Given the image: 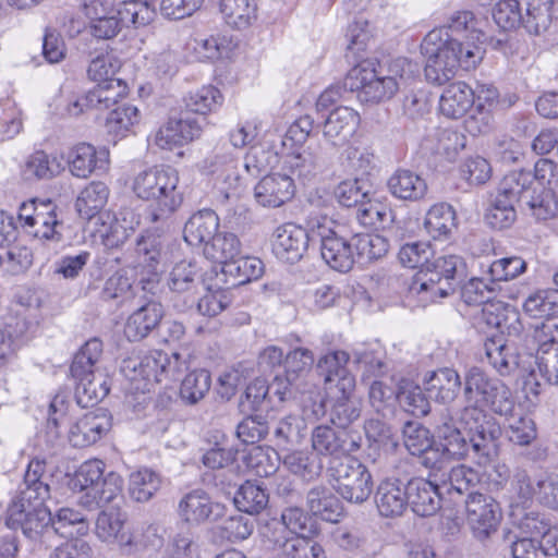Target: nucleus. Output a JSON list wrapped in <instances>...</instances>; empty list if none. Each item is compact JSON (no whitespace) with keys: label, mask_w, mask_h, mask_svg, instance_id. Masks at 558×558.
<instances>
[{"label":"nucleus","mask_w":558,"mask_h":558,"mask_svg":"<svg viewBox=\"0 0 558 558\" xmlns=\"http://www.w3.org/2000/svg\"><path fill=\"white\" fill-rule=\"evenodd\" d=\"M220 12L228 25L242 29L256 19L254 0H220Z\"/></svg>","instance_id":"nucleus-58"},{"label":"nucleus","mask_w":558,"mask_h":558,"mask_svg":"<svg viewBox=\"0 0 558 558\" xmlns=\"http://www.w3.org/2000/svg\"><path fill=\"white\" fill-rule=\"evenodd\" d=\"M128 366H132L134 372L132 379L141 377L146 381L145 387H147L166 379H178L184 369L185 362L179 353L169 355L163 351L155 350L138 360H131Z\"/></svg>","instance_id":"nucleus-18"},{"label":"nucleus","mask_w":558,"mask_h":558,"mask_svg":"<svg viewBox=\"0 0 558 558\" xmlns=\"http://www.w3.org/2000/svg\"><path fill=\"white\" fill-rule=\"evenodd\" d=\"M107 163L108 153L97 151L93 145L86 143L74 146L68 156L70 172L80 179H86L97 170H105Z\"/></svg>","instance_id":"nucleus-37"},{"label":"nucleus","mask_w":558,"mask_h":558,"mask_svg":"<svg viewBox=\"0 0 558 558\" xmlns=\"http://www.w3.org/2000/svg\"><path fill=\"white\" fill-rule=\"evenodd\" d=\"M463 399L461 420L466 422L476 438V450H484L486 445L497 440L501 428L493 416L485 411L488 408L500 416H510L515 410V400L510 388L501 380L490 377L477 366L469 367L463 374Z\"/></svg>","instance_id":"nucleus-2"},{"label":"nucleus","mask_w":558,"mask_h":558,"mask_svg":"<svg viewBox=\"0 0 558 558\" xmlns=\"http://www.w3.org/2000/svg\"><path fill=\"white\" fill-rule=\"evenodd\" d=\"M311 243V219L307 221L306 228L288 222L275 230L272 252L280 260L294 264L304 256Z\"/></svg>","instance_id":"nucleus-20"},{"label":"nucleus","mask_w":558,"mask_h":558,"mask_svg":"<svg viewBox=\"0 0 558 558\" xmlns=\"http://www.w3.org/2000/svg\"><path fill=\"white\" fill-rule=\"evenodd\" d=\"M303 423L295 415H287L270 425L269 440L277 447L287 449L300 445L304 438Z\"/></svg>","instance_id":"nucleus-49"},{"label":"nucleus","mask_w":558,"mask_h":558,"mask_svg":"<svg viewBox=\"0 0 558 558\" xmlns=\"http://www.w3.org/2000/svg\"><path fill=\"white\" fill-rule=\"evenodd\" d=\"M437 473H429L428 478L413 477L407 483L409 506L420 517H430L441 508L442 487Z\"/></svg>","instance_id":"nucleus-23"},{"label":"nucleus","mask_w":558,"mask_h":558,"mask_svg":"<svg viewBox=\"0 0 558 558\" xmlns=\"http://www.w3.org/2000/svg\"><path fill=\"white\" fill-rule=\"evenodd\" d=\"M473 105V88L464 82L450 84L445 88L439 99L440 112L450 119H459L463 117Z\"/></svg>","instance_id":"nucleus-41"},{"label":"nucleus","mask_w":558,"mask_h":558,"mask_svg":"<svg viewBox=\"0 0 558 558\" xmlns=\"http://www.w3.org/2000/svg\"><path fill=\"white\" fill-rule=\"evenodd\" d=\"M59 226L60 222L57 218L56 207L50 203L47 209L35 215L34 221L24 231L35 239L59 242L62 238L61 233L57 230Z\"/></svg>","instance_id":"nucleus-63"},{"label":"nucleus","mask_w":558,"mask_h":558,"mask_svg":"<svg viewBox=\"0 0 558 558\" xmlns=\"http://www.w3.org/2000/svg\"><path fill=\"white\" fill-rule=\"evenodd\" d=\"M177 512L180 520L189 526H198L220 519L225 506L214 502L204 489L196 488L182 496Z\"/></svg>","instance_id":"nucleus-22"},{"label":"nucleus","mask_w":558,"mask_h":558,"mask_svg":"<svg viewBox=\"0 0 558 558\" xmlns=\"http://www.w3.org/2000/svg\"><path fill=\"white\" fill-rule=\"evenodd\" d=\"M375 504L381 517L401 515L409 506L407 484L397 477L384 478L376 488Z\"/></svg>","instance_id":"nucleus-32"},{"label":"nucleus","mask_w":558,"mask_h":558,"mask_svg":"<svg viewBox=\"0 0 558 558\" xmlns=\"http://www.w3.org/2000/svg\"><path fill=\"white\" fill-rule=\"evenodd\" d=\"M101 353L102 342L97 338L89 339L74 355L71 364L70 372L76 381L75 398L83 408L98 403L109 393L107 379L95 372V364Z\"/></svg>","instance_id":"nucleus-8"},{"label":"nucleus","mask_w":558,"mask_h":558,"mask_svg":"<svg viewBox=\"0 0 558 558\" xmlns=\"http://www.w3.org/2000/svg\"><path fill=\"white\" fill-rule=\"evenodd\" d=\"M438 481L444 493L463 495L480 482V477L472 468L459 464L438 474Z\"/></svg>","instance_id":"nucleus-53"},{"label":"nucleus","mask_w":558,"mask_h":558,"mask_svg":"<svg viewBox=\"0 0 558 558\" xmlns=\"http://www.w3.org/2000/svg\"><path fill=\"white\" fill-rule=\"evenodd\" d=\"M141 120L136 106L123 104L109 112L105 128L108 134L116 138L125 137Z\"/></svg>","instance_id":"nucleus-54"},{"label":"nucleus","mask_w":558,"mask_h":558,"mask_svg":"<svg viewBox=\"0 0 558 558\" xmlns=\"http://www.w3.org/2000/svg\"><path fill=\"white\" fill-rule=\"evenodd\" d=\"M263 269L264 264L259 258L241 256V254L227 263L226 266H221L222 274L232 279L231 286H240L258 279Z\"/></svg>","instance_id":"nucleus-52"},{"label":"nucleus","mask_w":558,"mask_h":558,"mask_svg":"<svg viewBox=\"0 0 558 558\" xmlns=\"http://www.w3.org/2000/svg\"><path fill=\"white\" fill-rule=\"evenodd\" d=\"M425 389L436 402L449 404L456 400L459 391L463 390V377L450 367H441L432 372L425 378Z\"/></svg>","instance_id":"nucleus-36"},{"label":"nucleus","mask_w":558,"mask_h":558,"mask_svg":"<svg viewBox=\"0 0 558 558\" xmlns=\"http://www.w3.org/2000/svg\"><path fill=\"white\" fill-rule=\"evenodd\" d=\"M524 312L533 318L549 319L558 315V290L538 289L523 303Z\"/></svg>","instance_id":"nucleus-56"},{"label":"nucleus","mask_w":558,"mask_h":558,"mask_svg":"<svg viewBox=\"0 0 558 558\" xmlns=\"http://www.w3.org/2000/svg\"><path fill=\"white\" fill-rule=\"evenodd\" d=\"M338 392L340 396L335 398L330 409V421L345 430L348 426L361 416L362 402L354 396V390Z\"/></svg>","instance_id":"nucleus-55"},{"label":"nucleus","mask_w":558,"mask_h":558,"mask_svg":"<svg viewBox=\"0 0 558 558\" xmlns=\"http://www.w3.org/2000/svg\"><path fill=\"white\" fill-rule=\"evenodd\" d=\"M236 454L238 450L232 447L222 448L216 446L203 454L202 462L207 469L218 472L216 477L219 478V484L235 485L240 471Z\"/></svg>","instance_id":"nucleus-38"},{"label":"nucleus","mask_w":558,"mask_h":558,"mask_svg":"<svg viewBox=\"0 0 558 558\" xmlns=\"http://www.w3.org/2000/svg\"><path fill=\"white\" fill-rule=\"evenodd\" d=\"M203 131L199 119L182 116L170 118L155 135V143L161 149L171 150L201 136Z\"/></svg>","instance_id":"nucleus-28"},{"label":"nucleus","mask_w":558,"mask_h":558,"mask_svg":"<svg viewBox=\"0 0 558 558\" xmlns=\"http://www.w3.org/2000/svg\"><path fill=\"white\" fill-rule=\"evenodd\" d=\"M223 96L220 90L213 85L202 86L193 92H190L184 97L185 109L189 112L206 116L209 112L216 111L221 107Z\"/></svg>","instance_id":"nucleus-57"},{"label":"nucleus","mask_w":558,"mask_h":558,"mask_svg":"<svg viewBox=\"0 0 558 558\" xmlns=\"http://www.w3.org/2000/svg\"><path fill=\"white\" fill-rule=\"evenodd\" d=\"M199 171L211 178L217 189L220 202L240 196L243 179L239 171V158L230 145L220 140L199 162Z\"/></svg>","instance_id":"nucleus-9"},{"label":"nucleus","mask_w":558,"mask_h":558,"mask_svg":"<svg viewBox=\"0 0 558 558\" xmlns=\"http://www.w3.org/2000/svg\"><path fill=\"white\" fill-rule=\"evenodd\" d=\"M531 178L524 170L512 171L500 181L496 194L484 215L485 222L493 229L510 228L517 220L515 204L521 203V194Z\"/></svg>","instance_id":"nucleus-11"},{"label":"nucleus","mask_w":558,"mask_h":558,"mask_svg":"<svg viewBox=\"0 0 558 558\" xmlns=\"http://www.w3.org/2000/svg\"><path fill=\"white\" fill-rule=\"evenodd\" d=\"M326 476L333 489L350 502L362 504L373 492L371 471L357 459L348 457L328 462Z\"/></svg>","instance_id":"nucleus-10"},{"label":"nucleus","mask_w":558,"mask_h":558,"mask_svg":"<svg viewBox=\"0 0 558 558\" xmlns=\"http://www.w3.org/2000/svg\"><path fill=\"white\" fill-rule=\"evenodd\" d=\"M446 32L445 38L456 37L461 41L473 40L481 41L485 36L483 32L476 28V21L473 12L459 11L456 12L449 20L448 25L439 27Z\"/></svg>","instance_id":"nucleus-61"},{"label":"nucleus","mask_w":558,"mask_h":558,"mask_svg":"<svg viewBox=\"0 0 558 558\" xmlns=\"http://www.w3.org/2000/svg\"><path fill=\"white\" fill-rule=\"evenodd\" d=\"M262 537L271 558H326L322 545L307 537L289 535L279 523L267 524Z\"/></svg>","instance_id":"nucleus-15"},{"label":"nucleus","mask_w":558,"mask_h":558,"mask_svg":"<svg viewBox=\"0 0 558 558\" xmlns=\"http://www.w3.org/2000/svg\"><path fill=\"white\" fill-rule=\"evenodd\" d=\"M282 463L291 473L308 482L316 480L324 469L322 460L314 452L306 450L286 453Z\"/></svg>","instance_id":"nucleus-48"},{"label":"nucleus","mask_w":558,"mask_h":558,"mask_svg":"<svg viewBox=\"0 0 558 558\" xmlns=\"http://www.w3.org/2000/svg\"><path fill=\"white\" fill-rule=\"evenodd\" d=\"M312 244L318 245L324 262L348 272L354 265V244L347 227L327 215L311 218Z\"/></svg>","instance_id":"nucleus-7"},{"label":"nucleus","mask_w":558,"mask_h":558,"mask_svg":"<svg viewBox=\"0 0 558 558\" xmlns=\"http://www.w3.org/2000/svg\"><path fill=\"white\" fill-rule=\"evenodd\" d=\"M466 264L459 255H445L435 259L433 268L417 272L410 284V293L423 305L447 298L460 288L462 301L468 305L487 303L496 292V283L484 278H466Z\"/></svg>","instance_id":"nucleus-3"},{"label":"nucleus","mask_w":558,"mask_h":558,"mask_svg":"<svg viewBox=\"0 0 558 558\" xmlns=\"http://www.w3.org/2000/svg\"><path fill=\"white\" fill-rule=\"evenodd\" d=\"M156 17V10L146 0H125L116 13L90 22V33L100 39L114 37L122 26L135 28L149 25Z\"/></svg>","instance_id":"nucleus-14"},{"label":"nucleus","mask_w":558,"mask_h":558,"mask_svg":"<svg viewBox=\"0 0 558 558\" xmlns=\"http://www.w3.org/2000/svg\"><path fill=\"white\" fill-rule=\"evenodd\" d=\"M556 328L558 325L554 322L544 323L535 330L534 339L539 342L535 360L541 376L548 384L558 386V341L554 337L544 339Z\"/></svg>","instance_id":"nucleus-34"},{"label":"nucleus","mask_w":558,"mask_h":558,"mask_svg":"<svg viewBox=\"0 0 558 558\" xmlns=\"http://www.w3.org/2000/svg\"><path fill=\"white\" fill-rule=\"evenodd\" d=\"M128 85L120 78L97 84L85 95L69 104L68 112L77 117L88 109H109L126 95Z\"/></svg>","instance_id":"nucleus-25"},{"label":"nucleus","mask_w":558,"mask_h":558,"mask_svg":"<svg viewBox=\"0 0 558 558\" xmlns=\"http://www.w3.org/2000/svg\"><path fill=\"white\" fill-rule=\"evenodd\" d=\"M136 293V287L132 279L126 271L120 269L105 281L100 298L106 302H113L116 305L122 306L133 302Z\"/></svg>","instance_id":"nucleus-47"},{"label":"nucleus","mask_w":558,"mask_h":558,"mask_svg":"<svg viewBox=\"0 0 558 558\" xmlns=\"http://www.w3.org/2000/svg\"><path fill=\"white\" fill-rule=\"evenodd\" d=\"M387 186L392 196L403 201H418L427 192L425 180L409 169L396 170L388 179Z\"/></svg>","instance_id":"nucleus-43"},{"label":"nucleus","mask_w":558,"mask_h":558,"mask_svg":"<svg viewBox=\"0 0 558 558\" xmlns=\"http://www.w3.org/2000/svg\"><path fill=\"white\" fill-rule=\"evenodd\" d=\"M46 459L34 458L28 463L23 485L7 509V525L21 529L32 543V550L50 547L56 538L52 515L45 505L50 497V476L46 474Z\"/></svg>","instance_id":"nucleus-1"},{"label":"nucleus","mask_w":558,"mask_h":558,"mask_svg":"<svg viewBox=\"0 0 558 558\" xmlns=\"http://www.w3.org/2000/svg\"><path fill=\"white\" fill-rule=\"evenodd\" d=\"M527 270V262L517 255L505 256L492 262L488 266V280L493 283L514 280Z\"/></svg>","instance_id":"nucleus-64"},{"label":"nucleus","mask_w":558,"mask_h":558,"mask_svg":"<svg viewBox=\"0 0 558 558\" xmlns=\"http://www.w3.org/2000/svg\"><path fill=\"white\" fill-rule=\"evenodd\" d=\"M211 387V376L206 369H195L189 373L181 383L180 397L186 404L199 402Z\"/></svg>","instance_id":"nucleus-62"},{"label":"nucleus","mask_w":558,"mask_h":558,"mask_svg":"<svg viewBox=\"0 0 558 558\" xmlns=\"http://www.w3.org/2000/svg\"><path fill=\"white\" fill-rule=\"evenodd\" d=\"M108 197V186L104 182L94 181L81 191L75 202V208L82 218L89 220L101 211Z\"/></svg>","instance_id":"nucleus-46"},{"label":"nucleus","mask_w":558,"mask_h":558,"mask_svg":"<svg viewBox=\"0 0 558 558\" xmlns=\"http://www.w3.org/2000/svg\"><path fill=\"white\" fill-rule=\"evenodd\" d=\"M331 166V159L320 146L307 147L303 151L292 153L284 157L282 170L293 179L310 182L317 175L327 171Z\"/></svg>","instance_id":"nucleus-24"},{"label":"nucleus","mask_w":558,"mask_h":558,"mask_svg":"<svg viewBox=\"0 0 558 558\" xmlns=\"http://www.w3.org/2000/svg\"><path fill=\"white\" fill-rule=\"evenodd\" d=\"M360 124V114L350 107L340 106L333 109L323 124L324 138L336 147L349 143Z\"/></svg>","instance_id":"nucleus-30"},{"label":"nucleus","mask_w":558,"mask_h":558,"mask_svg":"<svg viewBox=\"0 0 558 558\" xmlns=\"http://www.w3.org/2000/svg\"><path fill=\"white\" fill-rule=\"evenodd\" d=\"M468 523L477 539H486L496 532L501 511L498 502L490 496L471 493L465 500Z\"/></svg>","instance_id":"nucleus-19"},{"label":"nucleus","mask_w":558,"mask_h":558,"mask_svg":"<svg viewBox=\"0 0 558 558\" xmlns=\"http://www.w3.org/2000/svg\"><path fill=\"white\" fill-rule=\"evenodd\" d=\"M355 218L365 228L386 230L392 226L396 216L389 205L379 199L367 197L356 208Z\"/></svg>","instance_id":"nucleus-44"},{"label":"nucleus","mask_w":558,"mask_h":558,"mask_svg":"<svg viewBox=\"0 0 558 558\" xmlns=\"http://www.w3.org/2000/svg\"><path fill=\"white\" fill-rule=\"evenodd\" d=\"M162 317V305L155 301H147L126 318L123 333L129 341H140L160 324Z\"/></svg>","instance_id":"nucleus-35"},{"label":"nucleus","mask_w":558,"mask_h":558,"mask_svg":"<svg viewBox=\"0 0 558 558\" xmlns=\"http://www.w3.org/2000/svg\"><path fill=\"white\" fill-rule=\"evenodd\" d=\"M132 190L143 199L155 202L157 209L146 214L147 222H160L174 213L183 203L179 171L166 165L154 166L140 171L133 179Z\"/></svg>","instance_id":"nucleus-5"},{"label":"nucleus","mask_w":558,"mask_h":558,"mask_svg":"<svg viewBox=\"0 0 558 558\" xmlns=\"http://www.w3.org/2000/svg\"><path fill=\"white\" fill-rule=\"evenodd\" d=\"M294 194V179L286 171L265 175L254 187V197L264 207H280L291 201Z\"/></svg>","instance_id":"nucleus-27"},{"label":"nucleus","mask_w":558,"mask_h":558,"mask_svg":"<svg viewBox=\"0 0 558 558\" xmlns=\"http://www.w3.org/2000/svg\"><path fill=\"white\" fill-rule=\"evenodd\" d=\"M201 275L198 267L191 260H181L172 268L168 286L172 292L186 293L184 305H191L194 302L192 294L199 284Z\"/></svg>","instance_id":"nucleus-45"},{"label":"nucleus","mask_w":558,"mask_h":558,"mask_svg":"<svg viewBox=\"0 0 558 558\" xmlns=\"http://www.w3.org/2000/svg\"><path fill=\"white\" fill-rule=\"evenodd\" d=\"M483 324L496 329L499 333H493L484 342V351L488 363L500 376H510L519 367V356L509 339L519 338L523 331L519 312L504 303H490L482 310Z\"/></svg>","instance_id":"nucleus-4"},{"label":"nucleus","mask_w":558,"mask_h":558,"mask_svg":"<svg viewBox=\"0 0 558 558\" xmlns=\"http://www.w3.org/2000/svg\"><path fill=\"white\" fill-rule=\"evenodd\" d=\"M120 217H111L110 214L99 216L102 220L98 229L99 238L105 247L109 250L121 247L133 234L140 220L132 209H123Z\"/></svg>","instance_id":"nucleus-31"},{"label":"nucleus","mask_w":558,"mask_h":558,"mask_svg":"<svg viewBox=\"0 0 558 558\" xmlns=\"http://www.w3.org/2000/svg\"><path fill=\"white\" fill-rule=\"evenodd\" d=\"M349 354L345 351H332L323 355L316 368L318 374L324 377L326 389H331L332 385L337 391L350 392L355 389V378L347 369Z\"/></svg>","instance_id":"nucleus-29"},{"label":"nucleus","mask_w":558,"mask_h":558,"mask_svg":"<svg viewBox=\"0 0 558 558\" xmlns=\"http://www.w3.org/2000/svg\"><path fill=\"white\" fill-rule=\"evenodd\" d=\"M523 27L550 45L558 44V0H526Z\"/></svg>","instance_id":"nucleus-21"},{"label":"nucleus","mask_w":558,"mask_h":558,"mask_svg":"<svg viewBox=\"0 0 558 558\" xmlns=\"http://www.w3.org/2000/svg\"><path fill=\"white\" fill-rule=\"evenodd\" d=\"M206 258L226 266L234 257L241 254V242L231 232H217L209 243L204 246Z\"/></svg>","instance_id":"nucleus-51"},{"label":"nucleus","mask_w":558,"mask_h":558,"mask_svg":"<svg viewBox=\"0 0 558 558\" xmlns=\"http://www.w3.org/2000/svg\"><path fill=\"white\" fill-rule=\"evenodd\" d=\"M444 29H433L423 39L421 52L426 58L425 76L427 81L441 85L452 78L458 70L454 51L457 44L448 45Z\"/></svg>","instance_id":"nucleus-12"},{"label":"nucleus","mask_w":558,"mask_h":558,"mask_svg":"<svg viewBox=\"0 0 558 558\" xmlns=\"http://www.w3.org/2000/svg\"><path fill=\"white\" fill-rule=\"evenodd\" d=\"M166 220L162 223L151 222L154 228H146L136 239L135 252L140 259V265L147 267V277L142 276L138 284L145 292L155 294L159 286L160 271L158 266L161 259V241L160 234L165 230Z\"/></svg>","instance_id":"nucleus-17"},{"label":"nucleus","mask_w":558,"mask_h":558,"mask_svg":"<svg viewBox=\"0 0 558 558\" xmlns=\"http://www.w3.org/2000/svg\"><path fill=\"white\" fill-rule=\"evenodd\" d=\"M400 407L409 414L422 417L429 413L430 403L424 390L413 383L400 385L396 396Z\"/></svg>","instance_id":"nucleus-60"},{"label":"nucleus","mask_w":558,"mask_h":558,"mask_svg":"<svg viewBox=\"0 0 558 558\" xmlns=\"http://www.w3.org/2000/svg\"><path fill=\"white\" fill-rule=\"evenodd\" d=\"M347 83L351 92H357L362 102L379 104L391 99L400 88V83L387 77L374 63L364 61L350 70Z\"/></svg>","instance_id":"nucleus-13"},{"label":"nucleus","mask_w":558,"mask_h":558,"mask_svg":"<svg viewBox=\"0 0 558 558\" xmlns=\"http://www.w3.org/2000/svg\"><path fill=\"white\" fill-rule=\"evenodd\" d=\"M362 446V436L348 430H336L332 426L320 424L311 433V447L314 454L328 462L336 459H345L356 452Z\"/></svg>","instance_id":"nucleus-16"},{"label":"nucleus","mask_w":558,"mask_h":558,"mask_svg":"<svg viewBox=\"0 0 558 558\" xmlns=\"http://www.w3.org/2000/svg\"><path fill=\"white\" fill-rule=\"evenodd\" d=\"M454 227L456 213L449 204H436L427 211L424 228L434 240L446 239Z\"/></svg>","instance_id":"nucleus-50"},{"label":"nucleus","mask_w":558,"mask_h":558,"mask_svg":"<svg viewBox=\"0 0 558 558\" xmlns=\"http://www.w3.org/2000/svg\"><path fill=\"white\" fill-rule=\"evenodd\" d=\"M529 174L531 181L524 186L521 194V203L525 204L531 214L537 220H548L554 218L558 213V201L553 191L542 187L536 193V187L533 186V175L531 171L524 170Z\"/></svg>","instance_id":"nucleus-42"},{"label":"nucleus","mask_w":558,"mask_h":558,"mask_svg":"<svg viewBox=\"0 0 558 558\" xmlns=\"http://www.w3.org/2000/svg\"><path fill=\"white\" fill-rule=\"evenodd\" d=\"M434 425L438 448L449 458L461 460L473 451L478 458V463H484L495 448L496 440H493L483 451L476 450L474 445L477 444L476 438L480 439V436L461 420V410L441 409L435 417Z\"/></svg>","instance_id":"nucleus-6"},{"label":"nucleus","mask_w":558,"mask_h":558,"mask_svg":"<svg viewBox=\"0 0 558 558\" xmlns=\"http://www.w3.org/2000/svg\"><path fill=\"white\" fill-rule=\"evenodd\" d=\"M311 513L326 522L338 523L343 517L340 499L326 486L312 487L306 495Z\"/></svg>","instance_id":"nucleus-40"},{"label":"nucleus","mask_w":558,"mask_h":558,"mask_svg":"<svg viewBox=\"0 0 558 558\" xmlns=\"http://www.w3.org/2000/svg\"><path fill=\"white\" fill-rule=\"evenodd\" d=\"M111 426V416L105 410L88 412L71 425L69 441L75 448L89 447L107 435Z\"/></svg>","instance_id":"nucleus-26"},{"label":"nucleus","mask_w":558,"mask_h":558,"mask_svg":"<svg viewBox=\"0 0 558 558\" xmlns=\"http://www.w3.org/2000/svg\"><path fill=\"white\" fill-rule=\"evenodd\" d=\"M268 499L269 496L263 486L246 481L239 487L234 496V504L241 512L255 514L267 507Z\"/></svg>","instance_id":"nucleus-59"},{"label":"nucleus","mask_w":558,"mask_h":558,"mask_svg":"<svg viewBox=\"0 0 558 558\" xmlns=\"http://www.w3.org/2000/svg\"><path fill=\"white\" fill-rule=\"evenodd\" d=\"M219 217L213 209H201L185 222L183 238L190 245H206L217 234Z\"/></svg>","instance_id":"nucleus-39"},{"label":"nucleus","mask_w":558,"mask_h":558,"mask_svg":"<svg viewBox=\"0 0 558 558\" xmlns=\"http://www.w3.org/2000/svg\"><path fill=\"white\" fill-rule=\"evenodd\" d=\"M125 513L119 509L102 510L96 520V534L104 542H116L123 554L133 553L134 542L132 535L125 531Z\"/></svg>","instance_id":"nucleus-33"}]
</instances>
